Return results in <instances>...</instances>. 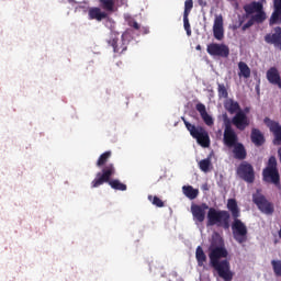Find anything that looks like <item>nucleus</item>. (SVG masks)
I'll return each mask as SVG.
<instances>
[{
	"label": "nucleus",
	"mask_w": 281,
	"mask_h": 281,
	"mask_svg": "<svg viewBox=\"0 0 281 281\" xmlns=\"http://www.w3.org/2000/svg\"><path fill=\"white\" fill-rule=\"evenodd\" d=\"M115 175V165L108 164L105 165L101 172L97 173V177L91 182V188H100V186H104L108 183L112 190H119L120 192H126V184L122 183V181L117 179H111Z\"/></svg>",
	"instance_id": "20e7f679"
},
{
	"label": "nucleus",
	"mask_w": 281,
	"mask_h": 281,
	"mask_svg": "<svg viewBox=\"0 0 281 281\" xmlns=\"http://www.w3.org/2000/svg\"><path fill=\"white\" fill-rule=\"evenodd\" d=\"M252 202L257 205L258 210L262 212V214L271 216V214L276 212L273 203L269 202L267 198L260 193V190H257V192L252 194Z\"/></svg>",
	"instance_id": "1a4fd4ad"
},
{
	"label": "nucleus",
	"mask_w": 281,
	"mask_h": 281,
	"mask_svg": "<svg viewBox=\"0 0 281 281\" xmlns=\"http://www.w3.org/2000/svg\"><path fill=\"white\" fill-rule=\"evenodd\" d=\"M128 25L130 27H133V30H136V32H138V34H142V26L139 25V23H137V21H135L134 19L128 20Z\"/></svg>",
	"instance_id": "72a5a7b5"
},
{
	"label": "nucleus",
	"mask_w": 281,
	"mask_h": 281,
	"mask_svg": "<svg viewBox=\"0 0 281 281\" xmlns=\"http://www.w3.org/2000/svg\"><path fill=\"white\" fill-rule=\"evenodd\" d=\"M182 192L187 199H190V201H194L196 196H199V191L198 189H194L192 186H183L182 187Z\"/></svg>",
	"instance_id": "cd10ccee"
},
{
	"label": "nucleus",
	"mask_w": 281,
	"mask_h": 281,
	"mask_svg": "<svg viewBox=\"0 0 281 281\" xmlns=\"http://www.w3.org/2000/svg\"><path fill=\"white\" fill-rule=\"evenodd\" d=\"M128 35L130 32L126 31L122 34L121 41L117 38V36L112 35L110 40L108 41V45L113 47L114 54H124L126 49H128Z\"/></svg>",
	"instance_id": "9d476101"
},
{
	"label": "nucleus",
	"mask_w": 281,
	"mask_h": 281,
	"mask_svg": "<svg viewBox=\"0 0 281 281\" xmlns=\"http://www.w3.org/2000/svg\"><path fill=\"white\" fill-rule=\"evenodd\" d=\"M206 218L210 227L216 225L217 227H223V229H229L231 215L228 211H218L214 207H210Z\"/></svg>",
	"instance_id": "0eeeda50"
},
{
	"label": "nucleus",
	"mask_w": 281,
	"mask_h": 281,
	"mask_svg": "<svg viewBox=\"0 0 281 281\" xmlns=\"http://www.w3.org/2000/svg\"><path fill=\"white\" fill-rule=\"evenodd\" d=\"M217 95L220 100H227L229 98V92L225 83H217Z\"/></svg>",
	"instance_id": "c756f323"
},
{
	"label": "nucleus",
	"mask_w": 281,
	"mask_h": 281,
	"mask_svg": "<svg viewBox=\"0 0 281 281\" xmlns=\"http://www.w3.org/2000/svg\"><path fill=\"white\" fill-rule=\"evenodd\" d=\"M227 210L231 212L234 222L232 224L233 237L236 243L243 245V243H247V226L243 221H240V209L238 207V202L236 199H228L227 201Z\"/></svg>",
	"instance_id": "7ed1b4c3"
},
{
	"label": "nucleus",
	"mask_w": 281,
	"mask_h": 281,
	"mask_svg": "<svg viewBox=\"0 0 281 281\" xmlns=\"http://www.w3.org/2000/svg\"><path fill=\"white\" fill-rule=\"evenodd\" d=\"M111 150H108L99 156V159L97 160V167L102 168V166H106L109 162V159H111Z\"/></svg>",
	"instance_id": "c85d7f7f"
},
{
	"label": "nucleus",
	"mask_w": 281,
	"mask_h": 281,
	"mask_svg": "<svg viewBox=\"0 0 281 281\" xmlns=\"http://www.w3.org/2000/svg\"><path fill=\"white\" fill-rule=\"evenodd\" d=\"M205 210H210V206L205 203H202L201 205L194 204L191 206L192 215L198 223H203V221H205Z\"/></svg>",
	"instance_id": "a211bd4d"
},
{
	"label": "nucleus",
	"mask_w": 281,
	"mask_h": 281,
	"mask_svg": "<svg viewBox=\"0 0 281 281\" xmlns=\"http://www.w3.org/2000/svg\"><path fill=\"white\" fill-rule=\"evenodd\" d=\"M148 201H150L153 203V205H155L156 207H164V201L161 199H159V196L155 195H148Z\"/></svg>",
	"instance_id": "473e14b6"
},
{
	"label": "nucleus",
	"mask_w": 281,
	"mask_h": 281,
	"mask_svg": "<svg viewBox=\"0 0 281 281\" xmlns=\"http://www.w3.org/2000/svg\"><path fill=\"white\" fill-rule=\"evenodd\" d=\"M221 247H225V240L223 239L221 234L215 232L212 235L211 244L209 246V249H216V248H221Z\"/></svg>",
	"instance_id": "b1692460"
},
{
	"label": "nucleus",
	"mask_w": 281,
	"mask_h": 281,
	"mask_svg": "<svg viewBox=\"0 0 281 281\" xmlns=\"http://www.w3.org/2000/svg\"><path fill=\"white\" fill-rule=\"evenodd\" d=\"M263 181L280 186V171H278V160L276 156H271L268 160L267 167L262 170Z\"/></svg>",
	"instance_id": "6e6552de"
},
{
	"label": "nucleus",
	"mask_w": 281,
	"mask_h": 281,
	"mask_svg": "<svg viewBox=\"0 0 281 281\" xmlns=\"http://www.w3.org/2000/svg\"><path fill=\"white\" fill-rule=\"evenodd\" d=\"M193 8H194V1L193 0H186L184 1L183 16H190V12H192Z\"/></svg>",
	"instance_id": "2f4dec72"
},
{
	"label": "nucleus",
	"mask_w": 281,
	"mask_h": 281,
	"mask_svg": "<svg viewBox=\"0 0 281 281\" xmlns=\"http://www.w3.org/2000/svg\"><path fill=\"white\" fill-rule=\"evenodd\" d=\"M224 106L226 111L231 113V115H234V113H236L232 119L231 126L232 124H234L237 131H245V128L249 126V117L247 116V113H245V111L240 110V104L238 102L231 99L224 103Z\"/></svg>",
	"instance_id": "39448f33"
},
{
	"label": "nucleus",
	"mask_w": 281,
	"mask_h": 281,
	"mask_svg": "<svg viewBox=\"0 0 281 281\" xmlns=\"http://www.w3.org/2000/svg\"><path fill=\"white\" fill-rule=\"evenodd\" d=\"M228 1H236V0H228Z\"/></svg>",
	"instance_id": "4c0bfd02"
},
{
	"label": "nucleus",
	"mask_w": 281,
	"mask_h": 281,
	"mask_svg": "<svg viewBox=\"0 0 281 281\" xmlns=\"http://www.w3.org/2000/svg\"><path fill=\"white\" fill-rule=\"evenodd\" d=\"M189 15H183V25L187 34L192 36V30L190 29V20L188 19Z\"/></svg>",
	"instance_id": "f704fd0d"
},
{
	"label": "nucleus",
	"mask_w": 281,
	"mask_h": 281,
	"mask_svg": "<svg viewBox=\"0 0 281 281\" xmlns=\"http://www.w3.org/2000/svg\"><path fill=\"white\" fill-rule=\"evenodd\" d=\"M265 41L269 45H274V47L281 49V27L277 26L273 33L266 34Z\"/></svg>",
	"instance_id": "f3484780"
},
{
	"label": "nucleus",
	"mask_w": 281,
	"mask_h": 281,
	"mask_svg": "<svg viewBox=\"0 0 281 281\" xmlns=\"http://www.w3.org/2000/svg\"><path fill=\"white\" fill-rule=\"evenodd\" d=\"M274 11L272 12L269 23L276 25L281 23V0H273Z\"/></svg>",
	"instance_id": "412c9836"
},
{
	"label": "nucleus",
	"mask_w": 281,
	"mask_h": 281,
	"mask_svg": "<svg viewBox=\"0 0 281 281\" xmlns=\"http://www.w3.org/2000/svg\"><path fill=\"white\" fill-rule=\"evenodd\" d=\"M99 8L106 12V14H111L112 12H115V0H98Z\"/></svg>",
	"instance_id": "4be33fe9"
},
{
	"label": "nucleus",
	"mask_w": 281,
	"mask_h": 281,
	"mask_svg": "<svg viewBox=\"0 0 281 281\" xmlns=\"http://www.w3.org/2000/svg\"><path fill=\"white\" fill-rule=\"evenodd\" d=\"M255 23H265V20H262V14H254L250 16V19L247 21L246 24L241 26L243 32H246V30H249Z\"/></svg>",
	"instance_id": "a878e982"
},
{
	"label": "nucleus",
	"mask_w": 281,
	"mask_h": 281,
	"mask_svg": "<svg viewBox=\"0 0 281 281\" xmlns=\"http://www.w3.org/2000/svg\"><path fill=\"white\" fill-rule=\"evenodd\" d=\"M195 49H196L198 52H201V45H198V46L195 47Z\"/></svg>",
	"instance_id": "e433bc0d"
},
{
	"label": "nucleus",
	"mask_w": 281,
	"mask_h": 281,
	"mask_svg": "<svg viewBox=\"0 0 281 281\" xmlns=\"http://www.w3.org/2000/svg\"><path fill=\"white\" fill-rule=\"evenodd\" d=\"M244 12H246L247 16L251 14H261L262 20L267 21V13L265 12L261 2L252 1L244 5Z\"/></svg>",
	"instance_id": "4468645a"
},
{
	"label": "nucleus",
	"mask_w": 281,
	"mask_h": 281,
	"mask_svg": "<svg viewBox=\"0 0 281 281\" xmlns=\"http://www.w3.org/2000/svg\"><path fill=\"white\" fill-rule=\"evenodd\" d=\"M210 166H212V160H210V158L202 159L199 162V168L202 172H210Z\"/></svg>",
	"instance_id": "7c9ffc66"
},
{
	"label": "nucleus",
	"mask_w": 281,
	"mask_h": 281,
	"mask_svg": "<svg viewBox=\"0 0 281 281\" xmlns=\"http://www.w3.org/2000/svg\"><path fill=\"white\" fill-rule=\"evenodd\" d=\"M187 131H189L191 137L196 140V143L202 146V148H210V133L205 131V127L201 125H194L186 120L184 116L181 117Z\"/></svg>",
	"instance_id": "423d86ee"
},
{
	"label": "nucleus",
	"mask_w": 281,
	"mask_h": 281,
	"mask_svg": "<svg viewBox=\"0 0 281 281\" xmlns=\"http://www.w3.org/2000/svg\"><path fill=\"white\" fill-rule=\"evenodd\" d=\"M213 35L216 41L225 38V29H223V15H216L213 24Z\"/></svg>",
	"instance_id": "dca6fc26"
},
{
	"label": "nucleus",
	"mask_w": 281,
	"mask_h": 281,
	"mask_svg": "<svg viewBox=\"0 0 281 281\" xmlns=\"http://www.w3.org/2000/svg\"><path fill=\"white\" fill-rule=\"evenodd\" d=\"M250 139L255 146H262L265 144V135L258 128L251 130Z\"/></svg>",
	"instance_id": "5701e85b"
},
{
	"label": "nucleus",
	"mask_w": 281,
	"mask_h": 281,
	"mask_svg": "<svg viewBox=\"0 0 281 281\" xmlns=\"http://www.w3.org/2000/svg\"><path fill=\"white\" fill-rule=\"evenodd\" d=\"M198 3L201 8H206L207 7V1H205V0H198Z\"/></svg>",
	"instance_id": "c9c22d12"
},
{
	"label": "nucleus",
	"mask_w": 281,
	"mask_h": 281,
	"mask_svg": "<svg viewBox=\"0 0 281 281\" xmlns=\"http://www.w3.org/2000/svg\"><path fill=\"white\" fill-rule=\"evenodd\" d=\"M224 146L233 148L235 159H239L240 161H243V159H247V149H245V145H243V143L238 142V134H236V131L232 127V121H229L227 116L224 120Z\"/></svg>",
	"instance_id": "f03ea898"
},
{
	"label": "nucleus",
	"mask_w": 281,
	"mask_h": 281,
	"mask_svg": "<svg viewBox=\"0 0 281 281\" xmlns=\"http://www.w3.org/2000/svg\"><path fill=\"white\" fill-rule=\"evenodd\" d=\"M88 19L89 21H98V23H100L109 19V13L103 11L100 7H90L88 8Z\"/></svg>",
	"instance_id": "2eb2a0df"
},
{
	"label": "nucleus",
	"mask_w": 281,
	"mask_h": 281,
	"mask_svg": "<svg viewBox=\"0 0 281 281\" xmlns=\"http://www.w3.org/2000/svg\"><path fill=\"white\" fill-rule=\"evenodd\" d=\"M266 78L270 85H276L281 89V77H280V71L276 67H271L267 70L266 72Z\"/></svg>",
	"instance_id": "6ab92c4d"
},
{
	"label": "nucleus",
	"mask_w": 281,
	"mask_h": 281,
	"mask_svg": "<svg viewBox=\"0 0 281 281\" xmlns=\"http://www.w3.org/2000/svg\"><path fill=\"white\" fill-rule=\"evenodd\" d=\"M227 256H229V252L225 247L209 248V259L211 267L216 271L217 276H220L222 280L232 281L234 280V272H232L229 260H221L223 258H227Z\"/></svg>",
	"instance_id": "f257e3e1"
},
{
	"label": "nucleus",
	"mask_w": 281,
	"mask_h": 281,
	"mask_svg": "<svg viewBox=\"0 0 281 281\" xmlns=\"http://www.w3.org/2000/svg\"><path fill=\"white\" fill-rule=\"evenodd\" d=\"M263 123L266 124V126H268V128L270 130V133H272L274 135V138H273L274 146H280V144H281V125H280V123H278L269 117H265Z\"/></svg>",
	"instance_id": "ddd939ff"
},
{
	"label": "nucleus",
	"mask_w": 281,
	"mask_h": 281,
	"mask_svg": "<svg viewBox=\"0 0 281 281\" xmlns=\"http://www.w3.org/2000/svg\"><path fill=\"white\" fill-rule=\"evenodd\" d=\"M195 260L198 262V267H205V262H207V255L203 251V247L198 246L195 249Z\"/></svg>",
	"instance_id": "393cba45"
},
{
	"label": "nucleus",
	"mask_w": 281,
	"mask_h": 281,
	"mask_svg": "<svg viewBox=\"0 0 281 281\" xmlns=\"http://www.w3.org/2000/svg\"><path fill=\"white\" fill-rule=\"evenodd\" d=\"M238 76L239 78H251V68H249V66L247 65V63L245 61H239L238 63Z\"/></svg>",
	"instance_id": "bb28decb"
},
{
	"label": "nucleus",
	"mask_w": 281,
	"mask_h": 281,
	"mask_svg": "<svg viewBox=\"0 0 281 281\" xmlns=\"http://www.w3.org/2000/svg\"><path fill=\"white\" fill-rule=\"evenodd\" d=\"M195 110L198 111V113H200V116L206 126H214V119L212 117V115L207 113V109L205 108V104L198 103L195 105Z\"/></svg>",
	"instance_id": "aec40b11"
},
{
	"label": "nucleus",
	"mask_w": 281,
	"mask_h": 281,
	"mask_svg": "<svg viewBox=\"0 0 281 281\" xmlns=\"http://www.w3.org/2000/svg\"><path fill=\"white\" fill-rule=\"evenodd\" d=\"M237 175L246 181V183H254L256 181V173L254 172V166L251 164L244 161L237 168Z\"/></svg>",
	"instance_id": "9b49d317"
},
{
	"label": "nucleus",
	"mask_w": 281,
	"mask_h": 281,
	"mask_svg": "<svg viewBox=\"0 0 281 281\" xmlns=\"http://www.w3.org/2000/svg\"><path fill=\"white\" fill-rule=\"evenodd\" d=\"M206 52L210 56H218L220 58L229 57V46L225 44L211 43L207 45Z\"/></svg>",
	"instance_id": "f8f14e48"
}]
</instances>
